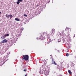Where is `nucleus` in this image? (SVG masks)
Returning <instances> with one entry per match:
<instances>
[{
  "instance_id": "f257e3e1",
  "label": "nucleus",
  "mask_w": 76,
  "mask_h": 76,
  "mask_svg": "<svg viewBox=\"0 0 76 76\" xmlns=\"http://www.w3.org/2000/svg\"><path fill=\"white\" fill-rule=\"evenodd\" d=\"M46 34L44 33H41V35L40 37V39L41 40L44 41L45 39V36H46Z\"/></svg>"
},
{
  "instance_id": "f03ea898",
  "label": "nucleus",
  "mask_w": 76,
  "mask_h": 76,
  "mask_svg": "<svg viewBox=\"0 0 76 76\" xmlns=\"http://www.w3.org/2000/svg\"><path fill=\"white\" fill-rule=\"evenodd\" d=\"M22 58L23 60H28L29 59V56L28 55H23V56Z\"/></svg>"
},
{
  "instance_id": "7ed1b4c3",
  "label": "nucleus",
  "mask_w": 76,
  "mask_h": 76,
  "mask_svg": "<svg viewBox=\"0 0 76 76\" xmlns=\"http://www.w3.org/2000/svg\"><path fill=\"white\" fill-rule=\"evenodd\" d=\"M7 40L6 39H4L3 40H2L1 42V43H5L7 42Z\"/></svg>"
},
{
  "instance_id": "20e7f679",
  "label": "nucleus",
  "mask_w": 76,
  "mask_h": 76,
  "mask_svg": "<svg viewBox=\"0 0 76 76\" xmlns=\"http://www.w3.org/2000/svg\"><path fill=\"white\" fill-rule=\"evenodd\" d=\"M22 1H23V0H18V1L16 3L17 4H19V3H20V2H22Z\"/></svg>"
},
{
  "instance_id": "39448f33",
  "label": "nucleus",
  "mask_w": 76,
  "mask_h": 76,
  "mask_svg": "<svg viewBox=\"0 0 76 76\" xmlns=\"http://www.w3.org/2000/svg\"><path fill=\"white\" fill-rule=\"evenodd\" d=\"M52 64H55V65H57V64L55 62V61H54V59H52Z\"/></svg>"
},
{
  "instance_id": "423d86ee",
  "label": "nucleus",
  "mask_w": 76,
  "mask_h": 76,
  "mask_svg": "<svg viewBox=\"0 0 76 76\" xmlns=\"http://www.w3.org/2000/svg\"><path fill=\"white\" fill-rule=\"evenodd\" d=\"M52 35H54V34L55 33V29L53 28L52 30Z\"/></svg>"
},
{
  "instance_id": "0eeeda50",
  "label": "nucleus",
  "mask_w": 76,
  "mask_h": 76,
  "mask_svg": "<svg viewBox=\"0 0 76 76\" xmlns=\"http://www.w3.org/2000/svg\"><path fill=\"white\" fill-rule=\"evenodd\" d=\"M8 18H13V15H8Z\"/></svg>"
},
{
  "instance_id": "6e6552de",
  "label": "nucleus",
  "mask_w": 76,
  "mask_h": 76,
  "mask_svg": "<svg viewBox=\"0 0 76 76\" xmlns=\"http://www.w3.org/2000/svg\"><path fill=\"white\" fill-rule=\"evenodd\" d=\"M15 20L17 21H20V19L18 18H15Z\"/></svg>"
},
{
  "instance_id": "1a4fd4ad",
  "label": "nucleus",
  "mask_w": 76,
  "mask_h": 76,
  "mask_svg": "<svg viewBox=\"0 0 76 76\" xmlns=\"http://www.w3.org/2000/svg\"><path fill=\"white\" fill-rule=\"evenodd\" d=\"M68 72L69 73V74H70V75H72V72H71L70 71V70L69 69L68 70Z\"/></svg>"
},
{
  "instance_id": "9d476101",
  "label": "nucleus",
  "mask_w": 76,
  "mask_h": 76,
  "mask_svg": "<svg viewBox=\"0 0 76 76\" xmlns=\"http://www.w3.org/2000/svg\"><path fill=\"white\" fill-rule=\"evenodd\" d=\"M9 34H7L4 36V37H8V36H9Z\"/></svg>"
},
{
  "instance_id": "9b49d317",
  "label": "nucleus",
  "mask_w": 76,
  "mask_h": 76,
  "mask_svg": "<svg viewBox=\"0 0 76 76\" xmlns=\"http://www.w3.org/2000/svg\"><path fill=\"white\" fill-rule=\"evenodd\" d=\"M69 56V53H66V57Z\"/></svg>"
},
{
  "instance_id": "f8f14e48",
  "label": "nucleus",
  "mask_w": 76,
  "mask_h": 76,
  "mask_svg": "<svg viewBox=\"0 0 76 76\" xmlns=\"http://www.w3.org/2000/svg\"><path fill=\"white\" fill-rule=\"evenodd\" d=\"M45 75H47L48 74V72H45Z\"/></svg>"
},
{
  "instance_id": "ddd939ff",
  "label": "nucleus",
  "mask_w": 76,
  "mask_h": 76,
  "mask_svg": "<svg viewBox=\"0 0 76 76\" xmlns=\"http://www.w3.org/2000/svg\"><path fill=\"white\" fill-rule=\"evenodd\" d=\"M1 38L2 39L5 38V37H4V36H3V37H1Z\"/></svg>"
},
{
  "instance_id": "4468645a",
  "label": "nucleus",
  "mask_w": 76,
  "mask_h": 76,
  "mask_svg": "<svg viewBox=\"0 0 76 76\" xmlns=\"http://www.w3.org/2000/svg\"><path fill=\"white\" fill-rule=\"evenodd\" d=\"M24 16H26V17H27V15H26L24 14Z\"/></svg>"
},
{
  "instance_id": "2eb2a0df",
  "label": "nucleus",
  "mask_w": 76,
  "mask_h": 76,
  "mask_svg": "<svg viewBox=\"0 0 76 76\" xmlns=\"http://www.w3.org/2000/svg\"><path fill=\"white\" fill-rule=\"evenodd\" d=\"M6 17H7V18H8V15H7L6 14Z\"/></svg>"
},
{
  "instance_id": "dca6fc26",
  "label": "nucleus",
  "mask_w": 76,
  "mask_h": 76,
  "mask_svg": "<svg viewBox=\"0 0 76 76\" xmlns=\"http://www.w3.org/2000/svg\"><path fill=\"white\" fill-rule=\"evenodd\" d=\"M23 71H24V72H25V71H26V69H24V70H23Z\"/></svg>"
},
{
  "instance_id": "f3484780",
  "label": "nucleus",
  "mask_w": 76,
  "mask_h": 76,
  "mask_svg": "<svg viewBox=\"0 0 76 76\" xmlns=\"http://www.w3.org/2000/svg\"><path fill=\"white\" fill-rule=\"evenodd\" d=\"M27 75H28V74H27L26 75H25V76H27Z\"/></svg>"
},
{
  "instance_id": "a211bd4d",
  "label": "nucleus",
  "mask_w": 76,
  "mask_h": 76,
  "mask_svg": "<svg viewBox=\"0 0 76 76\" xmlns=\"http://www.w3.org/2000/svg\"><path fill=\"white\" fill-rule=\"evenodd\" d=\"M1 12H0V14H1Z\"/></svg>"
},
{
  "instance_id": "6ab92c4d",
  "label": "nucleus",
  "mask_w": 76,
  "mask_h": 76,
  "mask_svg": "<svg viewBox=\"0 0 76 76\" xmlns=\"http://www.w3.org/2000/svg\"><path fill=\"white\" fill-rule=\"evenodd\" d=\"M37 6H38V5L37 6Z\"/></svg>"
},
{
  "instance_id": "aec40b11",
  "label": "nucleus",
  "mask_w": 76,
  "mask_h": 76,
  "mask_svg": "<svg viewBox=\"0 0 76 76\" xmlns=\"http://www.w3.org/2000/svg\"><path fill=\"white\" fill-rule=\"evenodd\" d=\"M40 60H41V59H40Z\"/></svg>"
}]
</instances>
